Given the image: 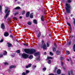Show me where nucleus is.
I'll list each match as a JSON object with an SVG mask.
<instances>
[{"mask_svg":"<svg viewBox=\"0 0 75 75\" xmlns=\"http://www.w3.org/2000/svg\"><path fill=\"white\" fill-rule=\"evenodd\" d=\"M24 51L26 53L29 54H33L35 52V50L33 49H31V50L25 49H24Z\"/></svg>","mask_w":75,"mask_h":75,"instance_id":"1","label":"nucleus"},{"mask_svg":"<svg viewBox=\"0 0 75 75\" xmlns=\"http://www.w3.org/2000/svg\"><path fill=\"white\" fill-rule=\"evenodd\" d=\"M66 11L67 13H70V9L71 8V6L70 4L66 3Z\"/></svg>","mask_w":75,"mask_h":75,"instance_id":"2","label":"nucleus"},{"mask_svg":"<svg viewBox=\"0 0 75 75\" xmlns=\"http://www.w3.org/2000/svg\"><path fill=\"white\" fill-rule=\"evenodd\" d=\"M10 11L8 10V7L7 6H6L5 10V13H7L5 16L4 18H7L8 17V16L10 14Z\"/></svg>","mask_w":75,"mask_h":75,"instance_id":"3","label":"nucleus"},{"mask_svg":"<svg viewBox=\"0 0 75 75\" xmlns=\"http://www.w3.org/2000/svg\"><path fill=\"white\" fill-rule=\"evenodd\" d=\"M42 45L41 46V48L43 49L44 51L45 50H46L47 47V46H46V44L45 43H44V41L43 40L42 41Z\"/></svg>","mask_w":75,"mask_h":75,"instance_id":"4","label":"nucleus"},{"mask_svg":"<svg viewBox=\"0 0 75 75\" xmlns=\"http://www.w3.org/2000/svg\"><path fill=\"white\" fill-rule=\"evenodd\" d=\"M22 56L24 59H26V58H27L29 57V55L25 53H23L22 54Z\"/></svg>","mask_w":75,"mask_h":75,"instance_id":"5","label":"nucleus"},{"mask_svg":"<svg viewBox=\"0 0 75 75\" xmlns=\"http://www.w3.org/2000/svg\"><path fill=\"white\" fill-rule=\"evenodd\" d=\"M1 28H2V29H3V30H4V29L5 28V26H4V23H2V24H1Z\"/></svg>","mask_w":75,"mask_h":75,"instance_id":"6","label":"nucleus"},{"mask_svg":"<svg viewBox=\"0 0 75 75\" xmlns=\"http://www.w3.org/2000/svg\"><path fill=\"white\" fill-rule=\"evenodd\" d=\"M40 52H37L35 53L34 54V55L35 56H38V57H39V56H40Z\"/></svg>","mask_w":75,"mask_h":75,"instance_id":"7","label":"nucleus"},{"mask_svg":"<svg viewBox=\"0 0 75 75\" xmlns=\"http://www.w3.org/2000/svg\"><path fill=\"white\" fill-rule=\"evenodd\" d=\"M9 35V34L7 32H5L4 33V35L5 37H8V36Z\"/></svg>","mask_w":75,"mask_h":75,"instance_id":"8","label":"nucleus"},{"mask_svg":"<svg viewBox=\"0 0 75 75\" xmlns=\"http://www.w3.org/2000/svg\"><path fill=\"white\" fill-rule=\"evenodd\" d=\"M31 64H29L28 65L26 66L25 67L26 68H30L31 66Z\"/></svg>","mask_w":75,"mask_h":75,"instance_id":"9","label":"nucleus"},{"mask_svg":"<svg viewBox=\"0 0 75 75\" xmlns=\"http://www.w3.org/2000/svg\"><path fill=\"white\" fill-rule=\"evenodd\" d=\"M56 53L57 55H60L61 54V52L59 50H57L56 51Z\"/></svg>","mask_w":75,"mask_h":75,"instance_id":"10","label":"nucleus"},{"mask_svg":"<svg viewBox=\"0 0 75 75\" xmlns=\"http://www.w3.org/2000/svg\"><path fill=\"white\" fill-rule=\"evenodd\" d=\"M15 9L16 10H21V8L19 6H18L14 8L13 10H15Z\"/></svg>","mask_w":75,"mask_h":75,"instance_id":"11","label":"nucleus"},{"mask_svg":"<svg viewBox=\"0 0 75 75\" xmlns=\"http://www.w3.org/2000/svg\"><path fill=\"white\" fill-rule=\"evenodd\" d=\"M41 20L42 21H44V16H42L41 17Z\"/></svg>","mask_w":75,"mask_h":75,"instance_id":"12","label":"nucleus"},{"mask_svg":"<svg viewBox=\"0 0 75 75\" xmlns=\"http://www.w3.org/2000/svg\"><path fill=\"white\" fill-rule=\"evenodd\" d=\"M30 12H28L26 14V17H28L30 15Z\"/></svg>","mask_w":75,"mask_h":75,"instance_id":"13","label":"nucleus"},{"mask_svg":"<svg viewBox=\"0 0 75 75\" xmlns=\"http://www.w3.org/2000/svg\"><path fill=\"white\" fill-rule=\"evenodd\" d=\"M57 73L58 74H61V70L59 69L58 70Z\"/></svg>","mask_w":75,"mask_h":75,"instance_id":"14","label":"nucleus"},{"mask_svg":"<svg viewBox=\"0 0 75 75\" xmlns=\"http://www.w3.org/2000/svg\"><path fill=\"white\" fill-rule=\"evenodd\" d=\"M29 58L30 59H33V56L32 55H30L29 57Z\"/></svg>","mask_w":75,"mask_h":75,"instance_id":"15","label":"nucleus"},{"mask_svg":"<svg viewBox=\"0 0 75 75\" xmlns=\"http://www.w3.org/2000/svg\"><path fill=\"white\" fill-rule=\"evenodd\" d=\"M30 18H33V13H32L30 15Z\"/></svg>","mask_w":75,"mask_h":75,"instance_id":"16","label":"nucleus"},{"mask_svg":"<svg viewBox=\"0 0 75 75\" xmlns=\"http://www.w3.org/2000/svg\"><path fill=\"white\" fill-rule=\"evenodd\" d=\"M16 68V66L12 65L9 67V68Z\"/></svg>","mask_w":75,"mask_h":75,"instance_id":"17","label":"nucleus"},{"mask_svg":"<svg viewBox=\"0 0 75 75\" xmlns=\"http://www.w3.org/2000/svg\"><path fill=\"white\" fill-rule=\"evenodd\" d=\"M4 51V52L3 53V55H6L7 54V52L6 51Z\"/></svg>","mask_w":75,"mask_h":75,"instance_id":"18","label":"nucleus"},{"mask_svg":"<svg viewBox=\"0 0 75 75\" xmlns=\"http://www.w3.org/2000/svg\"><path fill=\"white\" fill-rule=\"evenodd\" d=\"M52 49H53V51H54V52L56 51V48H55V47H53L52 48Z\"/></svg>","mask_w":75,"mask_h":75,"instance_id":"19","label":"nucleus"},{"mask_svg":"<svg viewBox=\"0 0 75 75\" xmlns=\"http://www.w3.org/2000/svg\"><path fill=\"white\" fill-rule=\"evenodd\" d=\"M53 58H52V57H47V59H52Z\"/></svg>","mask_w":75,"mask_h":75,"instance_id":"20","label":"nucleus"},{"mask_svg":"<svg viewBox=\"0 0 75 75\" xmlns=\"http://www.w3.org/2000/svg\"><path fill=\"white\" fill-rule=\"evenodd\" d=\"M66 54H67V55H69V54H70V52H69L68 51H66Z\"/></svg>","mask_w":75,"mask_h":75,"instance_id":"21","label":"nucleus"},{"mask_svg":"<svg viewBox=\"0 0 75 75\" xmlns=\"http://www.w3.org/2000/svg\"><path fill=\"white\" fill-rule=\"evenodd\" d=\"M46 68L45 67H44L42 69V70L43 71H46Z\"/></svg>","mask_w":75,"mask_h":75,"instance_id":"22","label":"nucleus"},{"mask_svg":"<svg viewBox=\"0 0 75 75\" xmlns=\"http://www.w3.org/2000/svg\"><path fill=\"white\" fill-rule=\"evenodd\" d=\"M51 63V60L50 59H48V63L49 64H50Z\"/></svg>","mask_w":75,"mask_h":75,"instance_id":"23","label":"nucleus"},{"mask_svg":"<svg viewBox=\"0 0 75 75\" xmlns=\"http://www.w3.org/2000/svg\"><path fill=\"white\" fill-rule=\"evenodd\" d=\"M40 35H41V33H40V32H39L38 34V38H39L40 37Z\"/></svg>","mask_w":75,"mask_h":75,"instance_id":"24","label":"nucleus"},{"mask_svg":"<svg viewBox=\"0 0 75 75\" xmlns=\"http://www.w3.org/2000/svg\"><path fill=\"white\" fill-rule=\"evenodd\" d=\"M25 13V12L24 11H22V15H24Z\"/></svg>","mask_w":75,"mask_h":75,"instance_id":"25","label":"nucleus"},{"mask_svg":"<svg viewBox=\"0 0 75 75\" xmlns=\"http://www.w3.org/2000/svg\"><path fill=\"white\" fill-rule=\"evenodd\" d=\"M8 47H11V44L10 43H8Z\"/></svg>","mask_w":75,"mask_h":75,"instance_id":"26","label":"nucleus"},{"mask_svg":"<svg viewBox=\"0 0 75 75\" xmlns=\"http://www.w3.org/2000/svg\"><path fill=\"white\" fill-rule=\"evenodd\" d=\"M1 10H2V8L1 7V6L0 5V13L1 12Z\"/></svg>","mask_w":75,"mask_h":75,"instance_id":"27","label":"nucleus"},{"mask_svg":"<svg viewBox=\"0 0 75 75\" xmlns=\"http://www.w3.org/2000/svg\"><path fill=\"white\" fill-rule=\"evenodd\" d=\"M33 22L35 24H37V20H33Z\"/></svg>","mask_w":75,"mask_h":75,"instance_id":"28","label":"nucleus"},{"mask_svg":"<svg viewBox=\"0 0 75 75\" xmlns=\"http://www.w3.org/2000/svg\"><path fill=\"white\" fill-rule=\"evenodd\" d=\"M50 55L51 56H52V55H53V53L50 52Z\"/></svg>","mask_w":75,"mask_h":75,"instance_id":"29","label":"nucleus"},{"mask_svg":"<svg viewBox=\"0 0 75 75\" xmlns=\"http://www.w3.org/2000/svg\"><path fill=\"white\" fill-rule=\"evenodd\" d=\"M30 72V71H29V70H26V72L25 73V74H28V73H29Z\"/></svg>","mask_w":75,"mask_h":75,"instance_id":"30","label":"nucleus"},{"mask_svg":"<svg viewBox=\"0 0 75 75\" xmlns=\"http://www.w3.org/2000/svg\"><path fill=\"white\" fill-rule=\"evenodd\" d=\"M28 25H31V22H28Z\"/></svg>","mask_w":75,"mask_h":75,"instance_id":"31","label":"nucleus"},{"mask_svg":"<svg viewBox=\"0 0 75 75\" xmlns=\"http://www.w3.org/2000/svg\"><path fill=\"white\" fill-rule=\"evenodd\" d=\"M71 44V41H70L69 42V43H68V45H70V44Z\"/></svg>","mask_w":75,"mask_h":75,"instance_id":"32","label":"nucleus"},{"mask_svg":"<svg viewBox=\"0 0 75 75\" xmlns=\"http://www.w3.org/2000/svg\"><path fill=\"white\" fill-rule=\"evenodd\" d=\"M68 75H71V72L70 71H68Z\"/></svg>","mask_w":75,"mask_h":75,"instance_id":"33","label":"nucleus"},{"mask_svg":"<svg viewBox=\"0 0 75 75\" xmlns=\"http://www.w3.org/2000/svg\"><path fill=\"white\" fill-rule=\"evenodd\" d=\"M36 65H33V69H34L35 68H36Z\"/></svg>","mask_w":75,"mask_h":75,"instance_id":"34","label":"nucleus"},{"mask_svg":"<svg viewBox=\"0 0 75 75\" xmlns=\"http://www.w3.org/2000/svg\"><path fill=\"white\" fill-rule=\"evenodd\" d=\"M71 73V75H73V71L72 70H71L70 71Z\"/></svg>","mask_w":75,"mask_h":75,"instance_id":"35","label":"nucleus"},{"mask_svg":"<svg viewBox=\"0 0 75 75\" xmlns=\"http://www.w3.org/2000/svg\"><path fill=\"white\" fill-rule=\"evenodd\" d=\"M63 59H64V57H60V59H61V60H62Z\"/></svg>","mask_w":75,"mask_h":75,"instance_id":"36","label":"nucleus"},{"mask_svg":"<svg viewBox=\"0 0 75 75\" xmlns=\"http://www.w3.org/2000/svg\"><path fill=\"white\" fill-rule=\"evenodd\" d=\"M16 52H17L18 54H20V52L19 50H18L17 51H16Z\"/></svg>","mask_w":75,"mask_h":75,"instance_id":"37","label":"nucleus"},{"mask_svg":"<svg viewBox=\"0 0 75 75\" xmlns=\"http://www.w3.org/2000/svg\"><path fill=\"white\" fill-rule=\"evenodd\" d=\"M68 3H71V0H67Z\"/></svg>","mask_w":75,"mask_h":75,"instance_id":"38","label":"nucleus"},{"mask_svg":"<svg viewBox=\"0 0 75 75\" xmlns=\"http://www.w3.org/2000/svg\"><path fill=\"white\" fill-rule=\"evenodd\" d=\"M3 54H0V58H1V57H3Z\"/></svg>","mask_w":75,"mask_h":75,"instance_id":"39","label":"nucleus"},{"mask_svg":"<svg viewBox=\"0 0 75 75\" xmlns=\"http://www.w3.org/2000/svg\"><path fill=\"white\" fill-rule=\"evenodd\" d=\"M67 25H68L69 26H71V24H70V23H67Z\"/></svg>","mask_w":75,"mask_h":75,"instance_id":"40","label":"nucleus"},{"mask_svg":"<svg viewBox=\"0 0 75 75\" xmlns=\"http://www.w3.org/2000/svg\"><path fill=\"white\" fill-rule=\"evenodd\" d=\"M18 13H19L18 12H17L15 13V16H16V15H17V14H18Z\"/></svg>","mask_w":75,"mask_h":75,"instance_id":"41","label":"nucleus"},{"mask_svg":"<svg viewBox=\"0 0 75 75\" xmlns=\"http://www.w3.org/2000/svg\"><path fill=\"white\" fill-rule=\"evenodd\" d=\"M57 69V67H55L54 69V72L56 71V70Z\"/></svg>","mask_w":75,"mask_h":75,"instance_id":"42","label":"nucleus"},{"mask_svg":"<svg viewBox=\"0 0 75 75\" xmlns=\"http://www.w3.org/2000/svg\"><path fill=\"white\" fill-rule=\"evenodd\" d=\"M4 64H5V65H8V63L5 62L4 63Z\"/></svg>","mask_w":75,"mask_h":75,"instance_id":"43","label":"nucleus"},{"mask_svg":"<svg viewBox=\"0 0 75 75\" xmlns=\"http://www.w3.org/2000/svg\"><path fill=\"white\" fill-rule=\"evenodd\" d=\"M13 20H17V18H16V17H14L13 18Z\"/></svg>","mask_w":75,"mask_h":75,"instance_id":"44","label":"nucleus"},{"mask_svg":"<svg viewBox=\"0 0 75 75\" xmlns=\"http://www.w3.org/2000/svg\"><path fill=\"white\" fill-rule=\"evenodd\" d=\"M47 47H49V44H48V43H47Z\"/></svg>","mask_w":75,"mask_h":75,"instance_id":"45","label":"nucleus"},{"mask_svg":"<svg viewBox=\"0 0 75 75\" xmlns=\"http://www.w3.org/2000/svg\"><path fill=\"white\" fill-rule=\"evenodd\" d=\"M54 46L56 47V48L57 47V44L54 43Z\"/></svg>","mask_w":75,"mask_h":75,"instance_id":"46","label":"nucleus"},{"mask_svg":"<svg viewBox=\"0 0 75 75\" xmlns=\"http://www.w3.org/2000/svg\"><path fill=\"white\" fill-rule=\"evenodd\" d=\"M62 68H63V69L64 70H65V67H64V66Z\"/></svg>","mask_w":75,"mask_h":75,"instance_id":"47","label":"nucleus"},{"mask_svg":"<svg viewBox=\"0 0 75 75\" xmlns=\"http://www.w3.org/2000/svg\"><path fill=\"white\" fill-rule=\"evenodd\" d=\"M23 45H24L25 46H28V45H27V44H26L25 43H23Z\"/></svg>","mask_w":75,"mask_h":75,"instance_id":"48","label":"nucleus"},{"mask_svg":"<svg viewBox=\"0 0 75 75\" xmlns=\"http://www.w3.org/2000/svg\"><path fill=\"white\" fill-rule=\"evenodd\" d=\"M14 56H15V55L14 54H13L11 55V56L12 57H14Z\"/></svg>","mask_w":75,"mask_h":75,"instance_id":"49","label":"nucleus"},{"mask_svg":"<svg viewBox=\"0 0 75 75\" xmlns=\"http://www.w3.org/2000/svg\"><path fill=\"white\" fill-rule=\"evenodd\" d=\"M22 75H25V72H23L22 73Z\"/></svg>","mask_w":75,"mask_h":75,"instance_id":"50","label":"nucleus"},{"mask_svg":"<svg viewBox=\"0 0 75 75\" xmlns=\"http://www.w3.org/2000/svg\"><path fill=\"white\" fill-rule=\"evenodd\" d=\"M62 1L63 3H65V0H62Z\"/></svg>","mask_w":75,"mask_h":75,"instance_id":"51","label":"nucleus"},{"mask_svg":"<svg viewBox=\"0 0 75 75\" xmlns=\"http://www.w3.org/2000/svg\"><path fill=\"white\" fill-rule=\"evenodd\" d=\"M3 40L2 39L1 40H0V42H3Z\"/></svg>","mask_w":75,"mask_h":75,"instance_id":"52","label":"nucleus"},{"mask_svg":"<svg viewBox=\"0 0 75 75\" xmlns=\"http://www.w3.org/2000/svg\"><path fill=\"white\" fill-rule=\"evenodd\" d=\"M37 61H40V58H37Z\"/></svg>","mask_w":75,"mask_h":75,"instance_id":"53","label":"nucleus"},{"mask_svg":"<svg viewBox=\"0 0 75 75\" xmlns=\"http://www.w3.org/2000/svg\"><path fill=\"white\" fill-rule=\"evenodd\" d=\"M75 49V44L73 46V49Z\"/></svg>","mask_w":75,"mask_h":75,"instance_id":"54","label":"nucleus"},{"mask_svg":"<svg viewBox=\"0 0 75 75\" xmlns=\"http://www.w3.org/2000/svg\"><path fill=\"white\" fill-rule=\"evenodd\" d=\"M10 37H11L12 38H13V35H10Z\"/></svg>","mask_w":75,"mask_h":75,"instance_id":"55","label":"nucleus"},{"mask_svg":"<svg viewBox=\"0 0 75 75\" xmlns=\"http://www.w3.org/2000/svg\"><path fill=\"white\" fill-rule=\"evenodd\" d=\"M48 75H54V74H49Z\"/></svg>","mask_w":75,"mask_h":75,"instance_id":"56","label":"nucleus"},{"mask_svg":"<svg viewBox=\"0 0 75 75\" xmlns=\"http://www.w3.org/2000/svg\"><path fill=\"white\" fill-rule=\"evenodd\" d=\"M19 18H20V19L22 18V17L20 16V17H19Z\"/></svg>","mask_w":75,"mask_h":75,"instance_id":"57","label":"nucleus"},{"mask_svg":"<svg viewBox=\"0 0 75 75\" xmlns=\"http://www.w3.org/2000/svg\"><path fill=\"white\" fill-rule=\"evenodd\" d=\"M74 24H75V19H74Z\"/></svg>","mask_w":75,"mask_h":75,"instance_id":"58","label":"nucleus"},{"mask_svg":"<svg viewBox=\"0 0 75 75\" xmlns=\"http://www.w3.org/2000/svg\"><path fill=\"white\" fill-rule=\"evenodd\" d=\"M44 54H45V55L47 54V53H46V52H45L44 53Z\"/></svg>","mask_w":75,"mask_h":75,"instance_id":"59","label":"nucleus"},{"mask_svg":"<svg viewBox=\"0 0 75 75\" xmlns=\"http://www.w3.org/2000/svg\"><path fill=\"white\" fill-rule=\"evenodd\" d=\"M61 65H63V63H61Z\"/></svg>","mask_w":75,"mask_h":75,"instance_id":"60","label":"nucleus"},{"mask_svg":"<svg viewBox=\"0 0 75 75\" xmlns=\"http://www.w3.org/2000/svg\"><path fill=\"white\" fill-rule=\"evenodd\" d=\"M73 50L74 52H75V49H73Z\"/></svg>","mask_w":75,"mask_h":75,"instance_id":"61","label":"nucleus"},{"mask_svg":"<svg viewBox=\"0 0 75 75\" xmlns=\"http://www.w3.org/2000/svg\"><path fill=\"white\" fill-rule=\"evenodd\" d=\"M67 61H69V59H67Z\"/></svg>","mask_w":75,"mask_h":75,"instance_id":"62","label":"nucleus"},{"mask_svg":"<svg viewBox=\"0 0 75 75\" xmlns=\"http://www.w3.org/2000/svg\"><path fill=\"white\" fill-rule=\"evenodd\" d=\"M71 65H72V64H73V62H71Z\"/></svg>","mask_w":75,"mask_h":75,"instance_id":"63","label":"nucleus"},{"mask_svg":"<svg viewBox=\"0 0 75 75\" xmlns=\"http://www.w3.org/2000/svg\"><path fill=\"white\" fill-rule=\"evenodd\" d=\"M62 75H65V74H62Z\"/></svg>","mask_w":75,"mask_h":75,"instance_id":"64","label":"nucleus"}]
</instances>
